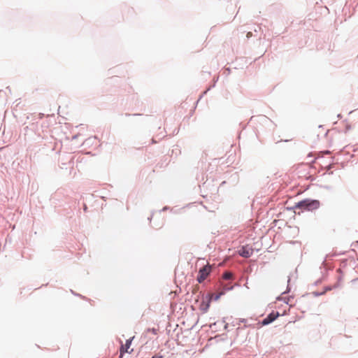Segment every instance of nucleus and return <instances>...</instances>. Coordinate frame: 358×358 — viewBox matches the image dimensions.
Segmentation results:
<instances>
[{"label": "nucleus", "instance_id": "obj_1", "mask_svg": "<svg viewBox=\"0 0 358 358\" xmlns=\"http://www.w3.org/2000/svg\"><path fill=\"white\" fill-rule=\"evenodd\" d=\"M211 272V266L210 265H206L201 268L199 271V275L197 276V281L199 283L203 282L206 278L208 276L210 273Z\"/></svg>", "mask_w": 358, "mask_h": 358}, {"label": "nucleus", "instance_id": "obj_2", "mask_svg": "<svg viewBox=\"0 0 358 358\" xmlns=\"http://www.w3.org/2000/svg\"><path fill=\"white\" fill-rule=\"evenodd\" d=\"M317 204H318V202L316 201H312V202H310L308 201H302L299 202L296 205V208L310 210L312 207L317 206Z\"/></svg>", "mask_w": 358, "mask_h": 358}, {"label": "nucleus", "instance_id": "obj_3", "mask_svg": "<svg viewBox=\"0 0 358 358\" xmlns=\"http://www.w3.org/2000/svg\"><path fill=\"white\" fill-rule=\"evenodd\" d=\"M134 337L133 336L132 338L127 340L125 345H122L120 350V358L122 357V356L124 353H126V352L131 353L133 352V349H131V350H129L131 347V342H132V340L134 339Z\"/></svg>", "mask_w": 358, "mask_h": 358}, {"label": "nucleus", "instance_id": "obj_4", "mask_svg": "<svg viewBox=\"0 0 358 358\" xmlns=\"http://www.w3.org/2000/svg\"><path fill=\"white\" fill-rule=\"evenodd\" d=\"M253 249L248 245L243 246L238 250V254L243 257L248 258L253 254Z\"/></svg>", "mask_w": 358, "mask_h": 358}, {"label": "nucleus", "instance_id": "obj_5", "mask_svg": "<svg viewBox=\"0 0 358 358\" xmlns=\"http://www.w3.org/2000/svg\"><path fill=\"white\" fill-rule=\"evenodd\" d=\"M278 316L279 313L278 312L273 311L266 318L263 320L262 323L263 325H267L273 322Z\"/></svg>", "mask_w": 358, "mask_h": 358}, {"label": "nucleus", "instance_id": "obj_6", "mask_svg": "<svg viewBox=\"0 0 358 358\" xmlns=\"http://www.w3.org/2000/svg\"><path fill=\"white\" fill-rule=\"evenodd\" d=\"M231 277H232V274L229 272H226L223 275V278H224L225 280H229L231 278Z\"/></svg>", "mask_w": 358, "mask_h": 358}, {"label": "nucleus", "instance_id": "obj_7", "mask_svg": "<svg viewBox=\"0 0 358 358\" xmlns=\"http://www.w3.org/2000/svg\"><path fill=\"white\" fill-rule=\"evenodd\" d=\"M148 331H151L153 334H157V331L155 329H152L151 330L148 329Z\"/></svg>", "mask_w": 358, "mask_h": 358}, {"label": "nucleus", "instance_id": "obj_8", "mask_svg": "<svg viewBox=\"0 0 358 358\" xmlns=\"http://www.w3.org/2000/svg\"><path fill=\"white\" fill-rule=\"evenodd\" d=\"M152 358H163L162 356H153Z\"/></svg>", "mask_w": 358, "mask_h": 358}, {"label": "nucleus", "instance_id": "obj_9", "mask_svg": "<svg viewBox=\"0 0 358 358\" xmlns=\"http://www.w3.org/2000/svg\"><path fill=\"white\" fill-rule=\"evenodd\" d=\"M324 153H325V154H329V153H330V152H329V151H325Z\"/></svg>", "mask_w": 358, "mask_h": 358}]
</instances>
